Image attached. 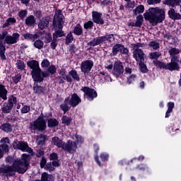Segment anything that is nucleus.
Wrapping results in <instances>:
<instances>
[{
    "instance_id": "f257e3e1",
    "label": "nucleus",
    "mask_w": 181,
    "mask_h": 181,
    "mask_svg": "<svg viewBox=\"0 0 181 181\" xmlns=\"http://www.w3.org/2000/svg\"><path fill=\"white\" fill-rule=\"evenodd\" d=\"M29 163L25 158L16 160L11 166L0 168V173H6L7 176H15V173H25L28 170Z\"/></svg>"
},
{
    "instance_id": "f03ea898",
    "label": "nucleus",
    "mask_w": 181,
    "mask_h": 181,
    "mask_svg": "<svg viewBox=\"0 0 181 181\" xmlns=\"http://www.w3.org/2000/svg\"><path fill=\"white\" fill-rule=\"evenodd\" d=\"M146 21H149L150 23H162L165 21V10L159 7L150 8L148 11L144 13Z\"/></svg>"
},
{
    "instance_id": "7ed1b4c3",
    "label": "nucleus",
    "mask_w": 181,
    "mask_h": 181,
    "mask_svg": "<svg viewBox=\"0 0 181 181\" xmlns=\"http://www.w3.org/2000/svg\"><path fill=\"white\" fill-rule=\"evenodd\" d=\"M29 68L32 69L31 74L34 81H43L45 77H49L48 72H42L39 67V62L33 60L27 62Z\"/></svg>"
},
{
    "instance_id": "20e7f679",
    "label": "nucleus",
    "mask_w": 181,
    "mask_h": 181,
    "mask_svg": "<svg viewBox=\"0 0 181 181\" xmlns=\"http://www.w3.org/2000/svg\"><path fill=\"white\" fill-rule=\"evenodd\" d=\"M144 44L136 43L134 44L133 46V57L135 59L136 62H145V53L141 47H144Z\"/></svg>"
},
{
    "instance_id": "39448f33",
    "label": "nucleus",
    "mask_w": 181,
    "mask_h": 181,
    "mask_svg": "<svg viewBox=\"0 0 181 181\" xmlns=\"http://www.w3.org/2000/svg\"><path fill=\"white\" fill-rule=\"evenodd\" d=\"M115 40L114 37V35L110 34L107 35H104L102 37H98L94 38L93 40L90 41L88 43V46H92L94 47L95 46H98V45H101L103 42L108 41V42H112Z\"/></svg>"
},
{
    "instance_id": "423d86ee",
    "label": "nucleus",
    "mask_w": 181,
    "mask_h": 181,
    "mask_svg": "<svg viewBox=\"0 0 181 181\" xmlns=\"http://www.w3.org/2000/svg\"><path fill=\"white\" fill-rule=\"evenodd\" d=\"M31 131H45L46 129V122L42 117H39L35 122L30 123Z\"/></svg>"
},
{
    "instance_id": "0eeeda50",
    "label": "nucleus",
    "mask_w": 181,
    "mask_h": 181,
    "mask_svg": "<svg viewBox=\"0 0 181 181\" xmlns=\"http://www.w3.org/2000/svg\"><path fill=\"white\" fill-rule=\"evenodd\" d=\"M18 101L16 100V97L11 96L9 98L8 102L4 103L1 111L4 114H10L11 111H12V108H13V105L16 104Z\"/></svg>"
},
{
    "instance_id": "6e6552de",
    "label": "nucleus",
    "mask_w": 181,
    "mask_h": 181,
    "mask_svg": "<svg viewBox=\"0 0 181 181\" xmlns=\"http://www.w3.org/2000/svg\"><path fill=\"white\" fill-rule=\"evenodd\" d=\"M63 19H64V16L62 13V10H57L54 16L53 25L57 26L59 29H63V23H64Z\"/></svg>"
},
{
    "instance_id": "1a4fd4ad",
    "label": "nucleus",
    "mask_w": 181,
    "mask_h": 181,
    "mask_svg": "<svg viewBox=\"0 0 181 181\" xmlns=\"http://www.w3.org/2000/svg\"><path fill=\"white\" fill-rule=\"evenodd\" d=\"M14 149H21L23 152H28V153H32V148L29 147L28 143L23 141H14L13 142Z\"/></svg>"
},
{
    "instance_id": "9d476101",
    "label": "nucleus",
    "mask_w": 181,
    "mask_h": 181,
    "mask_svg": "<svg viewBox=\"0 0 181 181\" xmlns=\"http://www.w3.org/2000/svg\"><path fill=\"white\" fill-rule=\"evenodd\" d=\"M6 37H8V31H3L0 33V57L3 60L6 59V57L5 56V50H6V49L2 43V40L6 39Z\"/></svg>"
},
{
    "instance_id": "9b49d317",
    "label": "nucleus",
    "mask_w": 181,
    "mask_h": 181,
    "mask_svg": "<svg viewBox=\"0 0 181 181\" xmlns=\"http://www.w3.org/2000/svg\"><path fill=\"white\" fill-rule=\"evenodd\" d=\"M93 66H94V63L91 60L83 61L81 64V70L82 73L84 74H88L90 71H91V69H93Z\"/></svg>"
},
{
    "instance_id": "f8f14e48",
    "label": "nucleus",
    "mask_w": 181,
    "mask_h": 181,
    "mask_svg": "<svg viewBox=\"0 0 181 181\" xmlns=\"http://www.w3.org/2000/svg\"><path fill=\"white\" fill-rule=\"evenodd\" d=\"M129 52L128 48H125L122 44H116L112 47L113 56H117L119 52L122 54H128Z\"/></svg>"
},
{
    "instance_id": "ddd939ff",
    "label": "nucleus",
    "mask_w": 181,
    "mask_h": 181,
    "mask_svg": "<svg viewBox=\"0 0 181 181\" xmlns=\"http://www.w3.org/2000/svg\"><path fill=\"white\" fill-rule=\"evenodd\" d=\"M62 149H64V151H66V152H69V153H74V152L77 151V144L69 140L66 144L64 143V148Z\"/></svg>"
},
{
    "instance_id": "4468645a",
    "label": "nucleus",
    "mask_w": 181,
    "mask_h": 181,
    "mask_svg": "<svg viewBox=\"0 0 181 181\" xmlns=\"http://www.w3.org/2000/svg\"><path fill=\"white\" fill-rule=\"evenodd\" d=\"M179 59H172L170 62L166 64V70L170 71H175V70H179Z\"/></svg>"
},
{
    "instance_id": "2eb2a0df",
    "label": "nucleus",
    "mask_w": 181,
    "mask_h": 181,
    "mask_svg": "<svg viewBox=\"0 0 181 181\" xmlns=\"http://www.w3.org/2000/svg\"><path fill=\"white\" fill-rule=\"evenodd\" d=\"M19 36L20 35L18 33H13L12 35H7L5 42L7 45H15L18 42Z\"/></svg>"
},
{
    "instance_id": "dca6fc26",
    "label": "nucleus",
    "mask_w": 181,
    "mask_h": 181,
    "mask_svg": "<svg viewBox=\"0 0 181 181\" xmlns=\"http://www.w3.org/2000/svg\"><path fill=\"white\" fill-rule=\"evenodd\" d=\"M114 74L118 77V76H121L122 73H124V66H122V62H115L113 68Z\"/></svg>"
},
{
    "instance_id": "f3484780",
    "label": "nucleus",
    "mask_w": 181,
    "mask_h": 181,
    "mask_svg": "<svg viewBox=\"0 0 181 181\" xmlns=\"http://www.w3.org/2000/svg\"><path fill=\"white\" fill-rule=\"evenodd\" d=\"M81 90L85 93V95H88L91 100H93L97 97V92L94 89H91L88 87H83Z\"/></svg>"
},
{
    "instance_id": "a211bd4d",
    "label": "nucleus",
    "mask_w": 181,
    "mask_h": 181,
    "mask_svg": "<svg viewBox=\"0 0 181 181\" xmlns=\"http://www.w3.org/2000/svg\"><path fill=\"white\" fill-rule=\"evenodd\" d=\"M52 21V18L47 16L45 18H42L41 21H40L38 23V28L41 30L43 29H46V28H49V23Z\"/></svg>"
},
{
    "instance_id": "6ab92c4d",
    "label": "nucleus",
    "mask_w": 181,
    "mask_h": 181,
    "mask_svg": "<svg viewBox=\"0 0 181 181\" xmlns=\"http://www.w3.org/2000/svg\"><path fill=\"white\" fill-rule=\"evenodd\" d=\"M69 103L71 107L74 108V107H77V105L79 103H81V99L80 98V97H78V95H77L76 93H74L71 97Z\"/></svg>"
},
{
    "instance_id": "aec40b11",
    "label": "nucleus",
    "mask_w": 181,
    "mask_h": 181,
    "mask_svg": "<svg viewBox=\"0 0 181 181\" xmlns=\"http://www.w3.org/2000/svg\"><path fill=\"white\" fill-rule=\"evenodd\" d=\"M168 53L173 60H179L177 54L180 53V49L175 47H170L168 50Z\"/></svg>"
},
{
    "instance_id": "412c9836",
    "label": "nucleus",
    "mask_w": 181,
    "mask_h": 181,
    "mask_svg": "<svg viewBox=\"0 0 181 181\" xmlns=\"http://www.w3.org/2000/svg\"><path fill=\"white\" fill-rule=\"evenodd\" d=\"M163 38L165 42L168 43H175L176 42V37L173 33H165L163 34Z\"/></svg>"
},
{
    "instance_id": "4be33fe9",
    "label": "nucleus",
    "mask_w": 181,
    "mask_h": 181,
    "mask_svg": "<svg viewBox=\"0 0 181 181\" xmlns=\"http://www.w3.org/2000/svg\"><path fill=\"white\" fill-rule=\"evenodd\" d=\"M93 19L95 23H98L99 25H104V20L101 18V13L97 11H93Z\"/></svg>"
},
{
    "instance_id": "5701e85b",
    "label": "nucleus",
    "mask_w": 181,
    "mask_h": 181,
    "mask_svg": "<svg viewBox=\"0 0 181 181\" xmlns=\"http://www.w3.org/2000/svg\"><path fill=\"white\" fill-rule=\"evenodd\" d=\"M181 0H163V5H168L171 8H175V6H179L180 5Z\"/></svg>"
},
{
    "instance_id": "b1692460",
    "label": "nucleus",
    "mask_w": 181,
    "mask_h": 181,
    "mask_svg": "<svg viewBox=\"0 0 181 181\" xmlns=\"http://www.w3.org/2000/svg\"><path fill=\"white\" fill-rule=\"evenodd\" d=\"M168 16L170 19H173V21H178L179 19H181V15L179 13H176L175 11V8H170L168 11Z\"/></svg>"
},
{
    "instance_id": "393cba45",
    "label": "nucleus",
    "mask_w": 181,
    "mask_h": 181,
    "mask_svg": "<svg viewBox=\"0 0 181 181\" xmlns=\"http://www.w3.org/2000/svg\"><path fill=\"white\" fill-rule=\"evenodd\" d=\"M71 107L72 106L70 104V100H69V98H66L64 103L60 105V108L62 111H64V114H66V112H67V111H69Z\"/></svg>"
},
{
    "instance_id": "a878e982",
    "label": "nucleus",
    "mask_w": 181,
    "mask_h": 181,
    "mask_svg": "<svg viewBox=\"0 0 181 181\" xmlns=\"http://www.w3.org/2000/svg\"><path fill=\"white\" fill-rule=\"evenodd\" d=\"M8 90L5 88V86L0 84V98H2L4 101H6L8 100Z\"/></svg>"
},
{
    "instance_id": "bb28decb",
    "label": "nucleus",
    "mask_w": 181,
    "mask_h": 181,
    "mask_svg": "<svg viewBox=\"0 0 181 181\" xmlns=\"http://www.w3.org/2000/svg\"><path fill=\"white\" fill-rule=\"evenodd\" d=\"M35 81L33 85V93H35V94H42V93H45V88L37 84V82H36L37 81Z\"/></svg>"
},
{
    "instance_id": "cd10ccee",
    "label": "nucleus",
    "mask_w": 181,
    "mask_h": 181,
    "mask_svg": "<svg viewBox=\"0 0 181 181\" xmlns=\"http://www.w3.org/2000/svg\"><path fill=\"white\" fill-rule=\"evenodd\" d=\"M52 143L54 145H55V146H57V148H62V149H63L64 147V141L59 139L57 136L52 138Z\"/></svg>"
},
{
    "instance_id": "c85d7f7f",
    "label": "nucleus",
    "mask_w": 181,
    "mask_h": 181,
    "mask_svg": "<svg viewBox=\"0 0 181 181\" xmlns=\"http://www.w3.org/2000/svg\"><path fill=\"white\" fill-rule=\"evenodd\" d=\"M24 39L26 40H32L33 42H35L36 39H39V34H30V33H25L23 35Z\"/></svg>"
},
{
    "instance_id": "c756f323",
    "label": "nucleus",
    "mask_w": 181,
    "mask_h": 181,
    "mask_svg": "<svg viewBox=\"0 0 181 181\" xmlns=\"http://www.w3.org/2000/svg\"><path fill=\"white\" fill-rule=\"evenodd\" d=\"M45 142H46V135L40 134L37 136L36 143L37 144V145L43 146V145H45Z\"/></svg>"
},
{
    "instance_id": "7c9ffc66",
    "label": "nucleus",
    "mask_w": 181,
    "mask_h": 181,
    "mask_svg": "<svg viewBox=\"0 0 181 181\" xmlns=\"http://www.w3.org/2000/svg\"><path fill=\"white\" fill-rule=\"evenodd\" d=\"M0 129L4 131V132H12V125L9 123H5L0 126Z\"/></svg>"
},
{
    "instance_id": "2f4dec72",
    "label": "nucleus",
    "mask_w": 181,
    "mask_h": 181,
    "mask_svg": "<svg viewBox=\"0 0 181 181\" xmlns=\"http://www.w3.org/2000/svg\"><path fill=\"white\" fill-rule=\"evenodd\" d=\"M36 23V20L35 19V16H29L25 19V25L27 26H33Z\"/></svg>"
},
{
    "instance_id": "473e14b6",
    "label": "nucleus",
    "mask_w": 181,
    "mask_h": 181,
    "mask_svg": "<svg viewBox=\"0 0 181 181\" xmlns=\"http://www.w3.org/2000/svg\"><path fill=\"white\" fill-rule=\"evenodd\" d=\"M41 179L42 181H53L54 177L53 175H49L47 173H44L42 174Z\"/></svg>"
},
{
    "instance_id": "72a5a7b5",
    "label": "nucleus",
    "mask_w": 181,
    "mask_h": 181,
    "mask_svg": "<svg viewBox=\"0 0 181 181\" xmlns=\"http://www.w3.org/2000/svg\"><path fill=\"white\" fill-rule=\"evenodd\" d=\"M13 23H16V18H8L4 23L3 28H8V26H11V25H13Z\"/></svg>"
},
{
    "instance_id": "f704fd0d",
    "label": "nucleus",
    "mask_w": 181,
    "mask_h": 181,
    "mask_svg": "<svg viewBox=\"0 0 181 181\" xmlns=\"http://www.w3.org/2000/svg\"><path fill=\"white\" fill-rule=\"evenodd\" d=\"M45 43H43V41L41 40H37L34 41L33 46L35 47V49H38V50H40L43 49Z\"/></svg>"
},
{
    "instance_id": "c9c22d12",
    "label": "nucleus",
    "mask_w": 181,
    "mask_h": 181,
    "mask_svg": "<svg viewBox=\"0 0 181 181\" xmlns=\"http://www.w3.org/2000/svg\"><path fill=\"white\" fill-rule=\"evenodd\" d=\"M162 56V54L159 52H151L148 55L149 59L151 60H158L159 57Z\"/></svg>"
},
{
    "instance_id": "e433bc0d",
    "label": "nucleus",
    "mask_w": 181,
    "mask_h": 181,
    "mask_svg": "<svg viewBox=\"0 0 181 181\" xmlns=\"http://www.w3.org/2000/svg\"><path fill=\"white\" fill-rule=\"evenodd\" d=\"M140 71L141 73H147L148 68L146 67V64H145V61L138 62Z\"/></svg>"
},
{
    "instance_id": "4c0bfd02",
    "label": "nucleus",
    "mask_w": 181,
    "mask_h": 181,
    "mask_svg": "<svg viewBox=\"0 0 181 181\" xmlns=\"http://www.w3.org/2000/svg\"><path fill=\"white\" fill-rule=\"evenodd\" d=\"M153 64H155L156 67H158V69H163L164 70H166V64L164 62L160 61H153Z\"/></svg>"
},
{
    "instance_id": "58836bf2",
    "label": "nucleus",
    "mask_w": 181,
    "mask_h": 181,
    "mask_svg": "<svg viewBox=\"0 0 181 181\" xmlns=\"http://www.w3.org/2000/svg\"><path fill=\"white\" fill-rule=\"evenodd\" d=\"M148 47L151 49H153V50H158V49H159V47H160L159 45V42H158L156 41L150 42L148 44Z\"/></svg>"
},
{
    "instance_id": "ea45409f",
    "label": "nucleus",
    "mask_w": 181,
    "mask_h": 181,
    "mask_svg": "<svg viewBox=\"0 0 181 181\" xmlns=\"http://www.w3.org/2000/svg\"><path fill=\"white\" fill-rule=\"evenodd\" d=\"M144 11H145V7L143 5H139L133 11V12L134 15H138V13H144Z\"/></svg>"
},
{
    "instance_id": "a19ab883",
    "label": "nucleus",
    "mask_w": 181,
    "mask_h": 181,
    "mask_svg": "<svg viewBox=\"0 0 181 181\" xmlns=\"http://www.w3.org/2000/svg\"><path fill=\"white\" fill-rule=\"evenodd\" d=\"M59 30H57L54 34H53V37H56V39H57V37H62V36H64V33L63 32V30H62V28H58Z\"/></svg>"
},
{
    "instance_id": "79ce46f5",
    "label": "nucleus",
    "mask_w": 181,
    "mask_h": 181,
    "mask_svg": "<svg viewBox=\"0 0 181 181\" xmlns=\"http://www.w3.org/2000/svg\"><path fill=\"white\" fill-rule=\"evenodd\" d=\"M59 125V122L56 119H51L48 120V127L53 128L54 127H57Z\"/></svg>"
},
{
    "instance_id": "37998d69",
    "label": "nucleus",
    "mask_w": 181,
    "mask_h": 181,
    "mask_svg": "<svg viewBox=\"0 0 181 181\" xmlns=\"http://www.w3.org/2000/svg\"><path fill=\"white\" fill-rule=\"evenodd\" d=\"M74 33H75V35H77L78 36H80V35L83 34V29H81V27L80 25H77L74 30Z\"/></svg>"
},
{
    "instance_id": "c03bdc74",
    "label": "nucleus",
    "mask_w": 181,
    "mask_h": 181,
    "mask_svg": "<svg viewBox=\"0 0 181 181\" xmlns=\"http://www.w3.org/2000/svg\"><path fill=\"white\" fill-rule=\"evenodd\" d=\"M70 75L71 76L72 78H74V80H76V81H80V76H78V74H77V71H71Z\"/></svg>"
},
{
    "instance_id": "a18cd8bd",
    "label": "nucleus",
    "mask_w": 181,
    "mask_h": 181,
    "mask_svg": "<svg viewBox=\"0 0 181 181\" xmlns=\"http://www.w3.org/2000/svg\"><path fill=\"white\" fill-rule=\"evenodd\" d=\"M62 121V124H66V125H70L71 122V118L68 117L66 116H63Z\"/></svg>"
},
{
    "instance_id": "49530a36",
    "label": "nucleus",
    "mask_w": 181,
    "mask_h": 181,
    "mask_svg": "<svg viewBox=\"0 0 181 181\" xmlns=\"http://www.w3.org/2000/svg\"><path fill=\"white\" fill-rule=\"evenodd\" d=\"M46 73H48L49 76H50V74H54V73H56V66H53V65L50 66L48 68V71H47Z\"/></svg>"
},
{
    "instance_id": "de8ad7c7",
    "label": "nucleus",
    "mask_w": 181,
    "mask_h": 181,
    "mask_svg": "<svg viewBox=\"0 0 181 181\" xmlns=\"http://www.w3.org/2000/svg\"><path fill=\"white\" fill-rule=\"evenodd\" d=\"M17 69H19L20 70H23L25 69V63L23 61H18L16 63Z\"/></svg>"
},
{
    "instance_id": "09e8293b",
    "label": "nucleus",
    "mask_w": 181,
    "mask_h": 181,
    "mask_svg": "<svg viewBox=\"0 0 181 181\" xmlns=\"http://www.w3.org/2000/svg\"><path fill=\"white\" fill-rule=\"evenodd\" d=\"M94 26L93 21H89L84 24V29H91Z\"/></svg>"
},
{
    "instance_id": "8fccbe9b",
    "label": "nucleus",
    "mask_w": 181,
    "mask_h": 181,
    "mask_svg": "<svg viewBox=\"0 0 181 181\" xmlns=\"http://www.w3.org/2000/svg\"><path fill=\"white\" fill-rule=\"evenodd\" d=\"M51 47L52 50L56 49V47H57V39L56 38V37H53V40L51 42Z\"/></svg>"
},
{
    "instance_id": "3c124183",
    "label": "nucleus",
    "mask_w": 181,
    "mask_h": 181,
    "mask_svg": "<svg viewBox=\"0 0 181 181\" xmlns=\"http://www.w3.org/2000/svg\"><path fill=\"white\" fill-rule=\"evenodd\" d=\"M71 42H73V34H71V33H69L66 35V45H69V43H71Z\"/></svg>"
},
{
    "instance_id": "603ef678",
    "label": "nucleus",
    "mask_w": 181,
    "mask_h": 181,
    "mask_svg": "<svg viewBox=\"0 0 181 181\" xmlns=\"http://www.w3.org/2000/svg\"><path fill=\"white\" fill-rule=\"evenodd\" d=\"M21 78H22V76L20 74L16 75V76L13 77V81L15 84H18L19 81H21Z\"/></svg>"
},
{
    "instance_id": "864d4df0",
    "label": "nucleus",
    "mask_w": 181,
    "mask_h": 181,
    "mask_svg": "<svg viewBox=\"0 0 181 181\" xmlns=\"http://www.w3.org/2000/svg\"><path fill=\"white\" fill-rule=\"evenodd\" d=\"M45 43H50L52 42V34H46L45 36Z\"/></svg>"
},
{
    "instance_id": "5fc2aeb1",
    "label": "nucleus",
    "mask_w": 181,
    "mask_h": 181,
    "mask_svg": "<svg viewBox=\"0 0 181 181\" xmlns=\"http://www.w3.org/2000/svg\"><path fill=\"white\" fill-rule=\"evenodd\" d=\"M30 111V107L28 105L24 106L21 109L22 114H28Z\"/></svg>"
},
{
    "instance_id": "6e6d98bb",
    "label": "nucleus",
    "mask_w": 181,
    "mask_h": 181,
    "mask_svg": "<svg viewBox=\"0 0 181 181\" xmlns=\"http://www.w3.org/2000/svg\"><path fill=\"white\" fill-rule=\"evenodd\" d=\"M162 0H147L148 5H156V4H160Z\"/></svg>"
},
{
    "instance_id": "4d7b16f0",
    "label": "nucleus",
    "mask_w": 181,
    "mask_h": 181,
    "mask_svg": "<svg viewBox=\"0 0 181 181\" xmlns=\"http://www.w3.org/2000/svg\"><path fill=\"white\" fill-rule=\"evenodd\" d=\"M45 168L47 170H49V172H53V170H54V167H53V165H52V163H49L45 165Z\"/></svg>"
},
{
    "instance_id": "13d9d810",
    "label": "nucleus",
    "mask_w": 181,
    "mask_h": 181,
    "mask_svg": "<svg viewBox=\"0 0 181 181\" xmlns=\"http://www.w3.org/2000/svg\"><path fill=\"white\" fill-rule=\"evenodd\" d=\"M168 111L172 112V111H173V108L175 107V103L173 102H169L168 103Z\"/></svg>"
},
{
    "instance_id": "bf43d9fd",
    "label": "nucleus",
    "mask_w": 181,
    "mask_h": 181,
    "mask_svg": "<svg viewBox=\"0 0 181 181\" xmlns=\"http://www.w3.org/2000/svg\"><path fill=\"white\" fill-rule=\"evenodd\" d=\"M42 67H49L50 66V62L47 59H44L41 64Z\"/></svg>"
},
{
    "instance_id": "052dcab7",
    "label": "nucleus",
    "mask_w": 181,
    "mask_h": 181,
    "mask_svg": "<svg viewBox=\"0 0 181 181\" xmlns=\"http://www.w3.org/2000/svg\"><path fill=\"white\" fill-rule=\"evenodd\" d=\"M26 15H28V11H26V10H23L19 12V16L21 19H23Z\"/></svg>"
},
{
    "instance_id": "680f3d73",
    "label": "nucleus",
    "mask_w": 181,
    "mask_h": 181,
    "mask_svg": "<svg viewBox=\"0 0 181 181\" xmlns=\"http://www.w3.org/2000/svg\"><path fill=\"white\" fill-rule=\"evenodd\" d=\"M136 78V76L135 74H132L129 78H127L128 84H131V83H132V81H134Z\"/></svg>"
},
{
    "instance_id": "e2e57ef3",
    "label": "nucleus",
    "mask_w": 181,
    "mask_h": 181,
    "mask_svg": "<svg viewBox=\"0 0 181 181\" xmlns=\"http://www.w3.org/2000/svg\"><path fill=\"white\" fill-rule=\"evenodd\" d=\"M8 144H3L1 145V148L4 151V152H8L9 151Z\"/></svg>"
},
{
    "instance_id": "0e129e2a",
    "label": "nucleus",
    "mask_w": 181,
    "mask_h": 181,
    "mask_svg": "<svg viewBox=\"0 0 181 181\" xmlns=\"http://www.w3.org/2000/svg\"><path fill=\"white\" fill-rule=\"evenodd\" d=\"M46 163H47V160L46 158H45V157L42 158V160L40 161V166L42 168H45V166H46Z\"/></svg>"
},
{
    "instance_id": "69168bd1",
    "label": "nucleus",
    "mask_w": 181,
    "mask_h": 181,
    "mask_svg": "<svg viewBox=\"0 0 181 181\" xmlns=\"http://www.w3.org/2000/svg\"><path fill=\"white\" fill-rule=\"evenodd\" d=\"M45 155V151L42 150H37L36 153L37 158H40V156H43Z\"/></svg>"
},
{
    "instance_id": "338daca9",
    "label": "nucleus",
    "mask_w": 181,
    "mask_h": 181,
    "mask_svg": "<svg viewBox=\"0 0 181 181\" xmlns=\"http://www.w3.org/2000/svg\"><path fill=\"white\" fill-rule=\"evenodd\" d=\"M50 160H57V153H52L49 156Z\"/></svg>"
},
{
    "instance_id": "774afa93",
    "label": "nucleus",
    "mask_w": 181,
    "mask_h": 181,
    "mask_svg": "<svg viewBox=\"0 0 181 181\" xmlns=\"http://www.w3.org/2000/svg\"><path fill=\"white\" fill-rule=\"evenodd\" d=\"M1 142L3 144H9V138L8 137H6V138H4L1 140Z\"/></svg>"
}]
</instances>
